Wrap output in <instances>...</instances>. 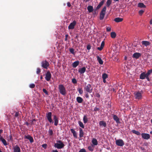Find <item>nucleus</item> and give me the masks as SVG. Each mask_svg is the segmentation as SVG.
<instances>
[{"instance_id": "nucleus-1", "label": "nucleus", "mask_w": 152, "mask_h": 152, "mask_svg": "<svg viewBox=\"0 0 152 152\" xmlns=\"http://www.w3.org/2000/svg\"><path fill=\"white\" fill-rule=\"evenodd\" d=\"M58 89L60 93L63 96L66 94V88L62 84H60L58 85Z\"/></svg>"}, {"instance_id": "nucleus-2", "label": "nucleus", "mask_w": 152, "mask_h": 152, "mask_svg": "<svg viewBox=\"0 0 152 152\" xmlns=\"http://www.w3.org/2000/svg\"><path fill=\"white\" fill-rule=\"evenodd\" d=\"M57 143H55L54 145V147L55 148L61 149L64 147L65 145L61 140H57Z\"/></svg>"}, {"instance_id": "nucleus-3", "label": "nucleus", "mask_w": 152, "mask_h": 152, "mask_svg": "<svg viewBox=\"0 0 152 152\" xmlns=\"http://www.w3.org/2000/svg\"><path fill=\"white\" fill-rule=\"evenodd\" d=\"M84 90L87 93H91L93 91V88L91 85L89 84H88L84 88Z\"/></svg>"}, {"instance_id": "nucleus-4", "label": "nucleus", "mask_w": 152, "mask_h": 152, "mask_svg": "<svg viewBox=\"0 0 152 152\" xmlns=\"http://www.w3.org/2000/svg\"><path fill=\"white\" fill-rule=\"evenodd\" d=\"M106 10V6H105L103 8L100 13L99 17V19L100 20H102L104 19Z\"/></svg>"}, {"instance_id": "nucleus-5", "label": "nucleus", "mask_w": 152, "mask_h": 152, "mask_svg": "<svg viewBox=\"0 0 152 152\" xmlns=\"http://www.w3.org/2000/svg\"><path fill=\"white\" fill-rule=\"evenodd\" d=\"M135 98L136 99H140L142 98V94L140 91L135 92L134 93Z\"/></svg>"}, {"instance_id": "nucleus-6", "label": "nucleus", "mask_w": 152, "mask_h": 152, "mask_svg": "<svg viewBox=\"0 0 152 152\" xmlns=\"http://www.w3.org/2000/svg\"><path fill=\"white\" fill-rule=\"evenodd\" d=\"M41 66L44 68L47 69L49 66V63L46 60L42 61L41 63Z\"/></svg>"}, {"instance_id": "nucleus-7", "label": "nucleus", "mask_w": 152, "mask_h": 152, "mask_svg": "<svg viewBox=\"0 0 152 152\" xmlns=\"http://www.w3.org/2000/svg\"><path fill=\"white\" fill-rule=\"evenodd\" d=\"M115 144L118 146L122 147L124 145V142L122 139H118L115 141Z\"/></svg>"}, {"instance_id": "nucleus-8", "label": "nucleus", "mask_w": 152, "mask_h": 152, "mask_svg": "<svg viewBox=\"0 0 152 152\" xmlns=\"http://www.w3.org/2000/svg\"><path fill=\"white\" fill-rule=\"evenodd\" d=\"M52 113L51 112H48V113L46 114V116L48 120L50 123H53V121H52Z\"/></svg>"}, {"instance_id": "nucleus-9", "label": "nucleus", "mask_w": 152, "mask_h": 152, "mask_svg": "<svg viewBox=\"0 0 152 152\" xmlns=\"http://www.w3.org/2000/svg\"><path fill=\"white\" fill-rule=\"evenodd\" d=\"M77 24V22L74 20L72 22L70 23L68 26L69 29H73L74 28L75 26Z\"/></svg>"}, {"instance_id": "nucleus-10", "label": "nucleus", "mask_w": 152, "mask_h": 152, "mask_svg": "<svg viewBox=\"0 0 152 152\" xmlns=\"http://www.w3.org/2000/svg\"><path fill=\"white\" fill-rule=\"evenodd\" d=\"M51 77V75L49 71L47 72L45 77L46 80L48 81L50 80Z\"/></svg>"}, {"instance_id": "nucleus-11", "label": "nucleus", "mask_w": 152, "mask_h": 152, "mask_svg": "<svg viewBox=\"0 0 152 152\" xmlns=\"http://www.w3.org/2000/svg\"><path fill=\"white\" fill-rule=\"evenodd\" d=\"M141 135L142 138L144 139L148 140L150 138V135L148 134L142 133Z\"/></svg>"}, {"instance_id": "nucleus-12", "label": "nucleus", "mask_w": 152, "mask_h": 152, "mask_svg": "<svg viewBox=\"0 0 152 152\" xmlns=\"http://www.w3.org/2000/svg\"><path fill=\"white\" fill-rule=\"evenodd\" d=\"M24 138L28 140L31 143L34 142V141L33 138L29 134H28L26 136V135L24 137Z\"/></svg>"}, {"instance_id": "nucleus-13", "label": "nucleus", "mask_w": 152, "mask_h": 152, "mask_svg": "<svg viewBox=\"0 0 152 152\" xmlns=\"http://www.w3.org/2000/svg\"><path fill=\"white\" fill-rule=\"evenodd\" d=\"M13 148L14 152H21L20 149L18 145L14 146Z\"/></svg>"}, {"instance_id": "nucleus-14", "label": "nucleus", "mask_w": 152, "mask_h": 152, "mask_svg": "<svg viewBox=\"0 0 152 152\" xmlns=\"http://www.w3.org/2000/svg\"><path fill=\"white\" fill-rule=\"evenodd\" d=\"M141 54L140 53L136 52L133 54L132 56V57L136 59H137L141 56Z\"/></svg>"}, {"instance_id": "nucleus-15", "label": "nucleus", "mask_w": 152, "mask_h": 152, "mask_svg": "<svg viewBox=\"0 0 152 152\" xmlns=\"http://www.w3.org/2000/svg\"><path fill=\"white\" fill-rule=\"evenodd\" d=\"M113 119L116 123L117 124H120V121L119 119L115 115L113 114Z\"/></svg>"}, {"instance_id": "nucleus-16", "label": "nucleus", "mask_w": 152, "mask_h": 152, "mask_svg": "<svg viewBox=\"0 0 152 152\" xmlns=\"http://www.w3.org/2000/svg\"><path fill=\"white\" fill-rule=\"evenodd\" d=\"M58 118L57 117L56 115L53 116V119L54 121V124L55 126H56L58 125Z\"/></svg>"}, {"instance_id": "nucleus-17", "label": "nucleus", "mask_w": 152, "mask_h": 152, "mask_svg": "<svg viewBox=\"0 0 152 152\" xmlns=\"http://www.w3.org/2000/svg\"><path fill=\"white\" fill-rule=\"evenodd\" d=\"M86 70V67H83L82 68H79L78 70V71L80 74H83L85 72Z\"/></svg>"}, {"instance_id": "nucleus-18", "label": "nucleus", "mask_w": 152, "mask_h": 152, "mask_svg": "<svg viewBox=\"0 0 152 152\" xmlns=\"http://www.w3.org/2000/svg\"><path fill=\"white\" fill-rule=\"evenodd\" d=\"M104 2V0H102L101 1H100V2L99 3V4L96 7V10H99L103 4Z\"/></svg>"}, {"instance_id": "nucleus-19", "label": "nucleus", "mask_w": 152, "mask_h": 152, "mask_svg": "<svg viewBox=\"0 0 152 152\" xmlns=\"http://www.w3.org/2000/svg\"><path fill=\"white\" fill-rule=\"evenodd\" d=\"M99 124L100 126H102L105 127L107 126V124L104 121H99Z\"/></svg>"}, {"instance_id": "nucleus-20", "label": "nucleus", "mask_w": 152, "mask_h": 152, "mask_svg": "<svg viewBox=\"0 0 152 152\" xmlns=\"http://www.w3.org/2000/svg\"><path fill=\"white\" fill-rule=\"evenodd\" d=\"M0 140L2 142L4 145L6 146L7 145L6 140L2 136L0 137Z\"/></svg>"}, {"instance_id": "nucleus-21", "label": "nucleus", "mask_w": 152, "mask_h": 152, "mask_svg": "<svg viewBox=\"0 0 152 152\" xmlns=\"http://www.w3.org/2000/svg\"><path fill=\"white\" fill-rule=\"evenodd\" d=\"M146 74L145 72H143L141 73L140 76V79H144L146 77Z\"/></svg>"}, {"instance_id": "nucleus-22", "label": "nucleus", "mask_w": 152, "mask_h": 152, "mask_svg": "<svg viewBox=\"0 0 152 152\" xmlns=\"http://www.w3.org/2000/svg\"><path fill=\"white\" fill-rule=\"evenodd\" d=\"M104 41H102L101 42L100 47H98L97 48V49L100 51L102 50L104 46Z\"/></svg>"}, {"instance_id": "nucleus-23", "label": "nucleus", "mask_w": 152, "mask_h": 152, "mask_svg": "<svg viewBox=\"0 0 152 152\" xmlns=\"http://www.w3.org/2000/svg\"><path fill=\"white\" fill-rule=\"evenodd\" d=\"M123 20V18H116L114 19V21L117 23H119L122 22Z\"/></svg>"}, {"instance_id": "nucleus-24", "label": "nucleus", "mask_w": 152, "mask_h": 152, "mask_svg": "<svg viewBox=\"0 0 152 152\" xmlns=\"http://www.w3.org/2000/svg\"><path fill=\"white\" fill-rule=\"evenodd\" d=\"M76 100L78 103H81L83 101V99L80 97L77 96Z\"/></svg>"}, {"instance_id": "nucleus-25", "label": "nucleus", "mask_w": 152, "mask_h": 152, "mask_svg": "<svg viewBox=\"0 0 152 152\" xmlns=\"http://www.w3.org/2000/svg\"><path fill=\"white\" fill-rule=\"evenodd\" d=\"M87 9L90 13L92 12L94 10L93 7L91 5L88 7Z\"/></svg>"}, {"instance_id": "nucleus-26", "label": "nucleus", "mask_w": 152, "mask_h": 152, "mask_svg": "<svg viewBox=\"0 0 152 152\" xmlns=\"http://www.w3.org/2000/svg\"><path fill=\"white\" fill-rule=\"evenodd\" d=\"M142 45H144L146 46L150 45V43L149 42L145 41H142Z\"/></svg>"}, {"instance_id": "nucleus-27", "label": "nucleus", "mask_w": 152, "mask_h": 152, "mask_svg": "<svg viewBox=\"0 0 152 152\" xmlns=\"http://www.w3.org/2000/svg\"><path fill=\"white\" fill-rule=\"evenodd\" d=\"M79 129H80L79 136L80 138H81V137H83V136L84 132H83L82 129L81 128H80Z\"/></svg>"}, {"instance_id": "nucleus-28", "label": "nucleus", "mask_w": 152, "mask_h": 152, "mask_svg": "<svg viewBox=\"0 0 152 152\" xmlns=\"http://www.w3.org/2000/svg\"><path fill=\"white\" fill-rule=\"evenodd\" d=\"M79 62L78 61H77L73 62L72 64L73 67H76L79 64Z\"/></svg>"}, {"instance_id": "nucleus-29", "label": "nucleus", "mask_w": 152, "mask_h": 152, "mask_svg": "<svg viewBox=\"0 0 152 152\" xmlns=\"http://www.w3.org/2000/svg\"><path fill=\"white\" fill-rule=\"evenodd\" d=\"M92 143L94 145H96L98 144L97 140L95 138H93L92 140Z\"/></svg>"}, {"instance_id": "nucleus-30", "label": "nucleus", "mask_w": 152, "mask_h": 152, "mask_svg": "<svg viewBox=\"0 0 152 152\" xmlns=\"http://www.w3.org/2000/svg\"><path fill=\"white\" fill-rule=\"evenodd\" d=\"M83 121L84 124L86 123L88 121V119L87 115H85L83 117Z\"/></svg>"}, {"instance_id": "nucleus-31", "label": "nucleus", "mask_w": 152, "mask_h": 152, "mask_svg": "<svg viewBox=\"0 0 152 152\" xmlns=\"http://www.w3.org/2000/svg\"><path fill=\"white\" fill-rule=\"evenodd\" d=\"M97 58L99 63L101 65L102 64H103V61L101 58L99 56H97Z\"/></svg>"}, {"instance_id": "nucleus-32", "label": "nucleus", "mask_w": 152, "mask_h": 152, "mask_svg": "<svg viewBox=\"0 0 152 152\" xmlns=\"http://www.w3.org/2000/svg\"><path fill=\"white\" fill-rule=\"evenodd\" d=\"M112 2V0H107L106 2V6L109 7L111 4Z\"/></svg>"}, {"instance_id": "nucleus-33", "label": "nucleus", "mask_w": 152, "mask_h": 152, "mask_svg": "<svg viewBox=\"0 0 152 152\" xmlns=\"http://www.w3.org/2000/svg\"><path fill=\"white\" fill-rule=\"evenodd\" d=\"M138 7L141 8H145V6L142 3H139L138 4Z\"/></svg>"}, {"instance_id": "nucleus-34", "label": "nucleus", "mask_w": 152, "mask_h": 152, "mask_svg": "<svg viewBox=\"0 0 152 152\" xmlns=\"http://www.w3.org/2000/svg\"><path fill=\"white\" fill-rule=\"evenodd\" d=\"M132 132L133 133L137 134V135H140V132L138 131H136L135 130H132Z\"/></svg>"}, {"instance_id": "nucleus-35", "label": "nucleus", "mask_w": 152, "mask_h": 152, "mask_svg": "<svg viewBox=\"0 0 152 152\" xmlns=\"http://www.w3.org/2000/svg\"><path fill=\"white\" fill-rule=\"evenodd\" d=\"M111 37L113 38H114L116 37V34L115 32H112L110 34Z\"/></svg>"}, {"instance_id": "nucleus-36", "label": "nucleus", "mask_w": 152, "mask_h": 152, "mask_svg": "<svg viewBox=\"0 0 152 152\" xmlns=\"http://www.w3.org/2000/svg\"><path fill=\"white\" fill-rule=\"evenodd\" d=\"M88 150L91 151H94V146L93 145H91V146H89L88 147Z\"/></svg>"}, {"instance_id": "nucleus-37", "label": "nucleus", "mask_w": 152, "mask_h": 152, "mask_svg": "<svg viewBox=\"0 0 152 152\" xmlns=\"http://www.w3.org/2000/svg\"><path fill=\"white\" fill-rule=\"evenodd\" d=\"M37 121L35 119H33L32 120L30 121V123L31 125H34L35 124V123L34 122H35Z\"/></svg>"}, {"instance_id": "nucleus-38", "label": "nucleus", "mask_w": 152, "mask_h": 152, "mask_svg": "<svg viewBox=\"0 0 152 152\" xmlns=\"http://www.w3.org/2000/svg\"><path fill=\"white\" fill-rule=\"evenodd\" d=\"M78 123L80 126L82 128H84V125L83 123L80 121H78Z\"/></svg>"}, {"instance_id": "nucleus-39", "label": "nucleus", "mask_w": 152, "mask_h": 152, "mask_svg": "<svg viewBox=\"0 0 152 152\" xmlns=\"http://www.w3.org/2000/svg\"><path fill=\"white\" fill-rule=\"evenodd\" d=\"M7 140L8 141H12L13 138L12 134H10L9 137H7Z\"/></svg>"}, {"instance_id": "nucleus-40", "label": "nucleus", "mask_w": 152, "mask_h": 152, "mask_svg": "<svg viewBox=\"0 0 152 152\" xmlns=\"http://www.w3.org/2000/svg\"><path fill=\"white\" fill-rule=\"evenodd\" d=\"M152 72V69L149 70L145 74L146 76H149V75Z\"/></svg>"}, {"instance_id": "nucleus-41", "label": "nucleus", "mask_w": 152, "mask_h": 152, "mask_svg": "<svg viewBox=\"0 0 152 152\" xmlns=\"http://www.w3.org/2000/svg\"><path fill=\"white\" fill-rule=\"evenodd\" d=\"M108 77V75L106 73H104L102 75V79H106Z\"/></svg>"}, {"instance_id": "nucleus-42", "label": "nucleus", "mask_w": 152, "mask_h": 152, "mask_svg": "<svg viewBox=\"0 0 152 152\" xmlns=\"http://www.w3.org/2000/svg\"><path fill=\"white\" fill-rule=\"evenodd\" d=\"M69 51L73 55H74L75 54L74 52V49L72 48H69Z\"/></svg>"}, {"instance_id": "nucleus-43", "label": "nucleus", "mask_w": 152, "mask_h": 152, "mask_svg": "<svg viewBox=\"0 0 152 152\" xmlns=\"http://www.w3.org/2000/svg\"><path fill=\"white\" fill-rule=\"evenodd\" d=\"M43 91L46 94V95H48V91L46 90L45 88H43L42 89Z\"/></svg>"}, {"instance_id": "nucleus-44", "label": "nucleus", "mask_w": 152, "mask_h": 152, "mask_svg": "<svg viewBox=\"0 0 152 152\" xmlns=\"http://www.w3.org/2000/svg\"><path fill=\"white\" fill-rule=\"evenodd\" d=\"M78 91L79 92V93L80 94H83V91L82 89V88H80L78 89Z\"/></svg>"}, {"instance_id": "nucleus-45", "label": "nucleus", "mask_w": 152, "mask_h": 152, "mask_svg": "<svg viewBox=\"0 0 152 152\" xmlns=\"http://www.w3.org/2000/svg\"><path fill=\"white\" fill-rule=\"evenodd\" d=\"M99 107H95L93 111L96 112L97 111H99Z\"/></svg>"}, {"instance_id": "nucleus-46", "label": "nucleus", "mask_w": 152, "mask_h": 152, "mask_svg": "<svg viewBox=\"0 0 152 152\" xmlns=\"http://www.w3.org/2000/svg\"><path fill=\"white\" fill-rule=\"evenodd\" d=\"M106 30L107 31H110L111 30V28L110 27H106Z\"/></svg>"}, {"instance_id": "nucleus-47", "label": "nucleus", "mask_w": 152, "mask_h": 152, "mask_svg": "<svg viewBox=\"0 0 152 152\" xmlns=\"http://www.w3.org/2000/svg\"><path fill=\"white\" fill-rule=\"evenodd\" d=\"M35 86V85L34 84H31L29 85V87L31 88H34Z\"/></svg>"}, {"instance_id": "nucleus-48", "label": "nucleus", "mask_w": 152, "mask_h": 152, "mask_svg": "<svg viewBox=\"0 0 152 152\" xmlns=\"http://www.w3.org/2000/svg\"><path fill=\"white\" fill-rule=\"evenodd\" d=\"M72 82L74 84L76 83H77V80L75 78L73 79L72 80Z\"/></svg>"}, {"instance_id": "nucleus-49", "label": "nucleus", "mask_w": 152, "mask_h": 152, "mask_svg": "<svg viewBox=\"0 0 152 152\" xmlns=\"http://www.w3.org/2000/svg\"><path fill=\"white\" fill-rule=\"evenodd\" d=\"M41 72V69L39 68H37V74H39Z\"/></svg>"}, {"instance_id": "nucleus-50", "label": "nucleus", "mask_w": 152, "mask_h": 152, "mask_svg": "<svg viewBox=\"0 0 152 152\" xmlns=\"http://www.w3.org/2000/svg\"><path fill=\"white\" fill-rule=\"evenodd\" d=\"M144 11L143 10H140L139 11V13L140 15H142V14L144 13Z\"/></svg>"}, {"instance_id": "nucleus-51", "label": "nucleus", "mask_w": 152, "mask_h": 152, "mask_svg": "<svg viewBox=\"0 0 152 152\" xmlns=\"http://www.w3.org/2000/svg\"><path fill=\"white\" fill-rule=\"evenodd\" d=\"M49 133L50 135H52L53 134V131L52 130H49Z\"/></svg>"}, {"instance_id": "nucleus-52", "label": "nucleus", "mask_w": 152, "mask_h": 152, "mask_svg": "<svg viewBox=\"0 0 152 152\" xmlns=\"http://www.w3.org/2000/svg\"><path fill=\"white\" fill-rule=\"evenodd\" d=\"M91 46L90 45H88L86 47L87 49L88 50H90L91 49Z\"/></svg>"}, {"instance_id": "nucleus-53", "label": "nucleus", "mask_w": 152, "mask_h": 152, "mask_svg": "<svg viewBox=\"0 0 152 152\" xmlns=\"http://www.w3.org/2000/svg\"><path fill=\"white\" fill-rule=\"evenodd\" d=\"M79 152H86V150L84 148L80 149Z\"/></svg>"}, {"instance_id": "nucleus-54", "label": "nucleus", "mask_w": 152, "mask_h": 152, "mask_svg": "<svg viewBox=\"0 0 152 152\" xmlns=\"http://www.w3.org/2000/svg\"><path fill=\"white\" fill-rule=\"evenodd\" d=\"M47 145L46 144H43L42 145V147L44 148L45 149L47 147Z\"/></svg>"}, {"instance_id": "nucleus-55", "label": "nucleus", "mask_w": 152, "mask_h": 152, "mask_svg": "<svg viewBox=\"0 0 152 152\" xmlns=\"http://www.w3.org/2000/svg\"><path fill=\"white\" fill-rule=\"evenodd\" d=\"M95 96L98 98H99L100 96V95L98 93H96V94Z\"/></svg>"}, {"instance_id": "nucleus-56", "label": "nucleus", "mask_w": 152, "mask_h": 152, "mask_svg": "<svg viewBox=\"0 0 152 152\" xmlns=\"http://www.w3.org/2000/svg\"><path fill=\"white\" fill-rule=\"evenodd\" d=\"M73 136L76 138H77V135L76 132H75L74 133H73Z\"/></svg>"}, {"instance_id": "nucleus-57", "label": "nucleus", "mask_w": 152, "mask_h": 152, "mask_svg": "<svg viewBox=\"0 0 152 152\" xmlns=\"http://www.w3.org/2000/svg\"><path fill=\"white\" fill-rule=\"evenodd\" d=\"M70 130L72 134L76 132L75 131V130L72 129H70Z\"/></svg>"}, {"instance_id": "nucleus-58", "label": "nucleus", "mask_w": 152, "mask_h": 152, "mask_svg": "<svg viewBox=\"0 0 152 152\" xmlns=\"http://www.w3.org/2000/svg\"><path fill=\"white\" fill-rule=\"evenodd\" d=\"M67 5L68 7H71V4L70 2H68L67 3Z\"/></svg>"}, {"instance_id": "nucleus-59", "label": "nucleus", "mask_w": 152, "mask_h": 152, "mask_svg": "<svg viewBox=\"0 0 152 152\" xmlns=\"http://www.w3.org/2000/svg\"><path fill=\"white\" fill-rule=\"evenodd\" d=\"M140 148L142 151H144V150H145V149L143 147H140Z\"/></svg>"}, {"instance_id": "nucleus-60", "label": "nucleus", "mask_w": 152, "mask_h": 152, "mask_svg": "<svg viewBox=\"0 0 152 152\" xmlns=\"http://www.w3.org/2000/svg\"><path fill=\"white\" fill-rule=\"evenodd\" d=\"M147 80L148 81H150V79L149 77V76H146V77H145Z\"/></svg>"}, {"instance_id": "nucleus-61", "label": "nucleus", "mask_w": 152, "mask_h": 152, "mask_svg": "<svg viewBox=\"0 0 152 152\" xmlns=\"http://www.w3.org/2000/svg\"><path fill=\"white\" fill-rule=\"evenodd\" d=\"M3 132V130L2 129H0V136H1V134Z\"/></svg>"}, {"instance_id": "nucleus-62", "label": "nucleus", "mask_w": 152, "mask_h": 152, "mask_svg": "<svg viewBox=\"0 0 152 152\" xmlns=\"http://www.w3.org/2000/svg\"><path fill=\"white\" fill-rule=\"evenodd\" d=\"M86 97L87 98H88L89 97V95L88 93L86 94Z\"/></svg>"}, {"instance_id": "nucleus-63", "label": "nucleus", "mask_w": 152, "mask_h": 152, "mask_svg": "<svg viewBox=\"0 0 152 152\" xmlns=\"http://www.w3.org/2000/svg\"><path fill=\"white\" fill-rule=\"evenodd\" d=\"M15 116V117H17L18 116V113L17 112L16 113Z\"/></svg>"}, {"instance_id": "nucleus-64", "label": "nucleus", "mask_w": 152, "mask_h": 152, "mask_svg": "<svg viewBox=\"0 0 152 152\" xmlns=\"http://www.w3.org/2000/svg\"><path fill=\"white\" fill-rule=\"evenodd\" d=\"M52 152H59L57 150H53L52 151Z\"/></svg>"}]
</instances>
